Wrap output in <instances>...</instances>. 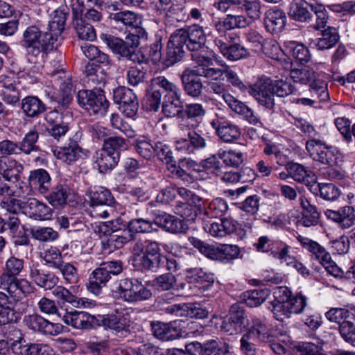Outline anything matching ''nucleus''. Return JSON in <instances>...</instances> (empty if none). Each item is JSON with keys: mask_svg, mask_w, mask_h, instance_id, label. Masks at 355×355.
I'll return each mask as SVG.
<instances>
[{"mask_svg": "<svg viewBox=\"0 0 355 355\" xmlns=\"http://www.w3.org/2000/svg\"><path fill=\"white\" fill-rule=\"evenodd\" d=\"M294 86L286 80H277L274 83L268 78H261L248 88L249 94L267 109L275 105V94L279 97L287 96L294 91Z\"/></svg>", "mask_w": 355, "mask_h": 355, "instance_id": "nucleus-2", "label": "nucleus"}, {"mask_svg": "<svg viewBox=\"0 0 355 355\" xmlns=\"http://www.w3.org/2000/svg\"><path fill=\"white\" fill-rule=\"evenodd\" d=\"M28 180L30 187L37 190L41 194L48 193L51 186L49 174L42 168L31 171Z\"/></svg>", "mask_w": 355, "mask_h": 355, "instance_id": "nucleus-33", "label": "nucleus"}, {"mask_svg": "<svg viewBox=\"0 0 355 355\" xmlns=\"http://www.w3.org/2000/svg\"><path fill=\"white\" fill-rule=\"evenodd\" d=\"M154 87H159L164 97H170L177 94H181L180 88L173 82L168 80L164 76H158L152 80Z\"/></svg>", "mask_w": 355, "mask_h": 355, "instance_id": "nucleus-50", "label": "nucleus"}, {"mask_svg": "<svg viewBox=\"0 0 355 355\" xmlns=\"http://www.w3.org/2000/svg\"><path fill=\"white\" fill-rule=\"evenodd\" d=\"M193 69L189 68L183 71L181 75V80L186 93L193 97H198L202 93V83L199 76L207 78L205 75L206 70L210 69V66L214 64L196 63Z\"/></svg>", "mask_w": 355, "mask_h": 355, "instance_id": "nucleus-12", "label": "nucleus"}, {"mask_svg": "<svg viewBox=\"0 0 355 355\" xmlns=\"http://www.w3.org/2000/svg\"><path fill=\"white\" fill-rule=\"evenodd\" d=\"M101 40L112 51L128 60L135 62L137 55L135 50L140 43V36L135 33L128 34L125 40L112 35L101 34Z\"/></svg>", "mask_w": 355, "mask_h": 355, "instance_id": "nucleus-9", "label": "nucleus"}, {"mask_svg": "<svg viewBox=\"0 0 355 355\" xmlns=\"http://www.w3.org/2000/svg\"><path fill=\"white\" fill-rule=\"evenodd\" d=\"M219 138L226 143H232L241 137V130L238 125L223 117H216L210 122Z\"/></svg>", "mask_w": 355, "mask_h": 355, "instance_id": "nucleus-16", "label": "nucleus"}, {"mask_svg": "<svg viewBox=\"0 0 355 355\" xmlns=\"http://www.w3.org/2000/svg\"><path fill=\"white\" fill-rule=\"evenodd\" d=\"M288 49L292 56L300 62H308L310 60L309 51L303 44L291 42Z\"/></svg>", "mask_w": 355, "mask_h": 355, "instance_id": "nucleus-64", "label": "nucleus"}, {"mask_svg": "<svg viewBox=\"0 0 355 355\" xmlns=\"http://www.w3.org/2000/svg\"><path fill=\"white\" fill-rule=\"evenodd\" d=\"M78 104L90 114L103 115L108 107L109 103L106 100L101 89L80 90L77 94Z\"/></svg>", "mask_w": 355, "mask_h": 355, "instance_id": "nucleus-13", "label": "nucleus"}, {"mask_svg": "<svg viewBox=\"0 0 355 355\" xmlns=\"http://www.w3.org/2000/svg\"><path fill=\"white\" fill-rule=\"evenodd\" d=\"M311 3L305 0H293L288 8V17L297 22L309 24L313 20V15L311 12Z\"/></svg>", "mask_w": 355, "mask_h": 355, "instance_id": "nucleus-23", "label": "nucleus"}, {"mask_svg": "<svg viewBox=\"0 0 355 355\" xmlns=\"http://www.w3.org/2000/svg\"><path fill=\"white\" fill-rule=\"evenodd\" d=\"M90 205H114L110 191L103 187H94L89 191Z\"/></svg>", "mask_w": 355, "mask_h": 355, "instance_id": "nucleus-44", "label": "nucleus"}, {"mask_svg": "<svg viewBox=\"0 0 355 355\" xmlns=\"http://www.w3.org/2000/svg\"><path fill=\"white\" fill-rule=\"evenodd\" d=\"M248 331L245 333L253 339L261 343L270 342L273 339L272 329L264 320L257 318L252 317L247 324Z\"/></svg>", "mask_w": 355, "mask_h": 355, "instance_id": "nucleus-22", "label": "nucleus"}, {"mask_svg": "<svg viewBox=\"0 0 355 355\" xmlns=\"http://www.w3.org/2000/svg\"><path fill=\"white\" fill-rule=\"evenodd\" d=\"M221 157L219 156V153L216 155H213L208 158L202 160L200 165L207 171L208 173L219 175L223 173V164L221 162Z\"/></svg>", "mask_w": 355, "mask_h": 355, "instance_id": "nucleus-58", "label": "nucleus"}, {"mask_svg": "<svg viewBox=\"0 0 355 355\" xmlns=\"http://www.w3.org/2000/svg\"><path fill=\"white\" fill-rule=\"evenodd\" d=\"M180 95L181 94H177L170 97H164L162 112L166 116L173 117L183 112Z\"/></svg>", "mask_w": 355, "mask_h": 355, "instance_id": "nucleus-47", "label": "nucleus"}, {"mask_svg": "<svg viewBox=\"0 0 355 355\" xmlns=\"http://www.w3.org/2000/svg\"><path fill=\"white\" fill-rule=\"evenodd\" d=\"M23 113L31 118L37 117L46 111V105L36 96H28L20 101Z\"/></svg>", "mask_w": 355, "mask_h": 355, "instance_id": "nucleus-36", "label": "nucleus"}, {"mask_svg": "<svg viewBox=\"0 0 355 355\" xmlns=\"http://www.w3.org/2000/svg\"><path fill=\"white\" fill-rule=\"evenodd\" d=\"M6 341H8L12 353L19 355L26 344L22 331L15 327H10L6 332Z\"/></svg>", "mask_w": 355, "mask_h": 355, "instance_id": "nucleus-42", "label": "nucleus"}, {"mask_svg": "<svg viewBox=\"0 0 355 355\" xmlns=\"http://www.w3.org/2000/svg\"><path fill=\"white\" fill-rule=\"evenodd\" d=\"M113 100L127 117L135 116L139 110V101L132 89L126 87H119L113 91Z\"/></svg>", "mask_w": 355, "mask_h": 355, "instance_id": "nucleus-14", "label": "nucleus"}, {"mask_svg": "<svg viewBox=\"0 0 355 355\" xmlns=\"http://www.w3.org/2000/svg\"><path fill=\"white\" fill-rule=\"evenodd\" d=\"M24 211L36 220H48L52 216V209L36 198H28L24 202Z\"/></svg>", "mask_w": 355, "mask_h": 355, "instance_id": "nucleus-27", "label": "nucleus"}, {"mask_svg": "<svg viewBox=\"0 0 355 355\" xmlns=\"http://www.w3.org/2000/svg\"><path fill=\"white\" fill-rule=\"evenodd\" d=\"M39 139V133L34 128L28 132L22 140L19 143V150L25 155H30L32 153L40 150V147L37 145Z\"/></svg>", "mask_w": 355, "mask_h": 355, "instance_id": "nucleus-46", "label": "nucleus"}, {"mask_svg": "<svg viewBox=\"0 0 355 355\" xmlns=\"http://www.w3.org/2000/svg\"><path fill=\"white\" fill-rule=\"evenodd\" d=\"M325 214L327 217L336 223L340 227L347 229L354 225V209L351 206H345L337 211L328 209Z\"/></svg>", "mask_w": 355, "mask_h": 355, "instance_id": "nucleus-32", "label": "nucleus"}, {"mask_svg": "<svg viewBox=\"0 0 355 355\" xmlns=\"http://www.w3.org/2000/svg\"><path fill=\"white\" fill-rule=\"evenodd\" d=\"M306 150L314 161L329 166H338L343 162V156L339 150L327 146L323 137L310 142Z\"/></svg>", "mask_w": 355, "mask_h": 355, "instance_id": "nucleus-11", "label": "nucleus"}, {"mask_svg": "<svg viewBox=\"0 0 355 355\" xmlns=\"http://www.w3.org/2000/svg\"><path fill=\"white\" fill-rule=\"evenodd\" d=\"M228 209L227 202L223 198H217L209 202L205 214L210 218H221L227 214Z\"/></svg>", "mask_w": 355, "mask_h": 355, "instance_id": "nucleus-54", "label": "nucleus"}, {"mask_svg": "<svg viewBox=\"0 0 355 355\" xmlns=\"http://www.w3.org/2000/svg\"><path fill=\"white\" fill-rule=\"evenodd\" d=\"M140 281L137 279L125 278L119 282V294L120 297L128 302H130Z\"/></svg>", "mask_w": 355, "mask_h": 355, "instance_id": "nucleus-49", "label": "nucleus"}, {"mask_svg": "<svg viewBox=\"0 0 355 355\" xmlns=\"http://www.w3.org/2000/svg\"><path fill=\"white\" fill-rule=\"evenodd\" d=\"M89 154L88 150L80 147L76 141H71L68 146L54 150L55 157L67 164H71L83 157H87Z\"/></svg>", "mask_w": 355, "mask_h": 355, "instance_id": "nucleus-24", "label": "nucleus"}, {"mask_svg": "<svg viewBox=\"0 0 355 355\" xmlns=\"http://www.w3.org/2000/svg\"><path fill=\"white\" fill-rule=\"evenodd\" d=\"M19 355H53V349L46 344L26 343Z\"/></svg>", "mask_w": 355, "mask_h": 355, "instance_id": "nucleus-60", "label": "nucleus"}, {"mask_svg": "<svg viewBox=\"0 0 355 355\" xmlns=\"http://www.w3.org/2000/svg\"><path fill=\"white\" fill-rule=\"evenodd\" d=\"M206 35L202 26L193 24L176 30L170 37L164 64L171 67L184 56L185 49L191 52L195 63L214 64L217 60L213 50L205 45Z\"/></svg>", "mask_w": 355, "mask_h": 355, "instance_id": "nucleus-1", "label": "nucleus"}, {"mask_svg": "<svg viewBox=\"0 0 355 355\" xmlns=\"http://www.w3.org/2000/svg\"><path fill=\"white\" fill-rule=\"evenodd\" d=\"M154 224L173 234L181 233L186 230L183 220L166 212L156 215L154 218Z\"/></svg>", "mask_w": 355, "mask_h": 355, "instance_id": "nucleus-26", "label": "nucleus"}, {"mask_svg": "<svg viewBox=\"0 0 355 355\" xmlns=\"http://www.w3.org/2000/svg\"><path fill=\"white\" fill-rule=\"evenodd\" d=\"M189 241L202 254L213 260L229 262L238 258L240 253L239 247L235 245L224 244L214 247L193 236L189 237Z\"/></svg>", "mask_w": 355, "mask_h": 355, "instance_id": "nucleus-10", "label": "nucleus"}, {"mask_svg": "<svg viewBox=\"0 0 355 355\" xmlns=\"http://www.w3.org/2000/svg\"><path fill=\"white\" fill-rule=\"evenodd\" d=\"M339 41V35L337 30L328 26L321 33V36L315 41V46L318 50L329 49L334 46Z\"/></svg>", "mask_w": 355, "mask_h": 355, "instance_id": "nucleus-41", "label": "nucleus"}, {"mask_svg": "<svg viewBox=\"0 0 355 355\" xmlns=\"http://www.w3.org/2000/svg\"><path fill=\"white\" fill-rule=\"evenodd\" d=\"M322 75L316 73L308 67L292 69L290 72L291 78L295 83L309 85V92L311 97H315L321 101H328L329 94L327 83L322 78Z\"/></svg>", "mask_w": 355, "mask_h": 355, "instance_id": "nucleus-7", "label": "nucleus"}, {"mask_svg": "<svg viewBox=\"0 0 355 355\" xmlns=\"http://www.w3.org/2000/svg\"><path fill=\"white\" fill-rule=\"evenodd\" d=\"M52 293L57 299L70 303L76 306L82 305L86 307L93 304L91 301L85 300L84 299H78L68 289L62 286L54 287Z\"/></svg>", "mask_w": 355, "mask_h": 355, "instance_id": "nucleus-45", "label": "nucleus"}, {"mask_svg": "<svg viewBox=\"0 0 355 355\" xmlns=\"http://www.w3.org/2000/svg\"><path fill=\"white\" fill-rule=\"evenodd\" d=\"M154 220L138 218L131 220L128 222V232L131 233H148L153 230Z\"/></svg>", "mask_w": 355, "mask_h": 355, "instance_id": "nucleus-62", "label": "nucleus"}, {"mask_svg": "<svg viewBox=\"0 0 355 355\" xmlns=\"http://www.w3.org/2000/svg\"><path fill=\"white\" fill-rule=\"evenodd\" d=\"M150 327L153 335L160 340H173L181 336V331L175 326V322L153 321L150 322Z\"/></svg>", "mask_w": 355, "mask_h": 355, "instance_id": "nucleus-28", "label": "nucleus"}, {"mask_svg": "<svg viewBox=\"0 0 355 355\" xmlns=\"http://www.w3.org/2000/svg\"><path fill=\"white\" fill-rule=\"evenodd\" d=\"M128 146V141L125 139L119 136H112L104 139L102 148L120 159L121 153L127 150Z\"/></svg>", "mask_w": 355, "mask_h": 355, "instance_id": "nucleus-43", "label": "nucleus"}, {"mask_svg": "<svg viewBox=\"0 0 355 355\" xmlns=\"http://www.w3.org/2000/svg\"><path fill=\"white\" fill-rule=\"evenodd\" d=\"M48 38L44 32L42 33L35 25L27 27L24 31L21 42L31 61L36 62L53 50L51 42H48Z\"/></svg>", "mask_w": 355, "mask_h": 355, "instance_id": "nucleus-6", "label": "nucleus"}, {"mask_svg": "<svg viewBox=\"0 0 355 355\" xmlns=\"http://www.w3.org/2000/svg\"><path fill=\"white\" fill-rule=\"evenodd\" d=\"M73 26L79 39L92 42L96 38L94 26L86 22L83 18L73 21Z\"/></svg>", "mask_w": 355, "mask_h": 355, "instance_id": "nucleus-48", "label": "nucleus"}, {"mask_svg": "<svg viewBox=\"0 0 355 355\" xmlns=\"http://www.w3.org/2000/svg\"><path fill=\"white\" fill-rule=\"evenodd\" d=\"M111 20L116 24H121L125 27L133 29V32L137 35H144V30L139 26L140 18L132 11H121L116 13H111L110 15Z\"/></svg>", "mask_w": 355, "mask_h": 355, "instance_id": "nucleus-29", "label": "nucleus"}, {"mask_svg": "<svg viewBox=\"0 0 355 355\" xmlns=\"http://www.w3.org/2000/svg\"><path fill=\"white\" fill-rule=\"evenodd\" d=\"M67 16L68 13L61 8L55 9L49 15V21L44 33L49 37L48 42H51L53 49L55 47L56 42L62 37Z\"/></svg>", "mask_w": 355, "mask_h": 355, "instance_id": "nucleus-15", "label": "nucleus"}, {"mask_svg": "<svg viewBox=\"0 0 355 355\" xmlns=\"http://www.w3.org/2000/svg\"><path fill=\"white\" fill-rule=\"evenodd\" d=\"M197 349L200 355H232L229 344L215 340H209L204 344L196 342Z\"/></svg>", "mask_w": 355, "mask_h": 355, "instance_id": "nucleus-37", "label": "nucleus"}, {"mask_svg": "<svg viewBox=\"0 0 355 355\" xmlns=\"http://www.w3.org/2000/svg\"><path fill=\"white\" fill-rule=\"evenodd\" d=\"M263 21L265 28L269 33H278L285 26L286 16L282 10L271 8L265 12Z\"/></svg>", "mask_w": 355, "mask_h": 355, "instance_id": "nucleus-25", "label": "nucleus"}, {"mask_svg": "<svg viewBox=\"0 0 355 355\" xmlns=\"http://www.w3.org/2000/svg\"><path fill=\"white\" fill-rule=\"evenodd\" d=\"M23 322L28 329L46 335L55 336L61 331L58 324L53 323L37 313L26 315Z\"/></svg>", "mask_w": 355, "mask_h": 355, "instance_id": "nucleus-18", "label": "nucleus"}, {"mask_svg": "<svg viewBox=\"0 0 355 355\" xmlns=\"http://www.w3.org/2000/svg\"><path fill=\"white\" fill-rule=\"evenodd\" d=\"M297 241L301 245L311 252L321 264L328 263L330 259V254L317 242L302 236H297Z\"/></svg>", "mask_w": 355, "mask_h": 355, "instance_id": "nucleus-40", "label": "nucleus"}, {"mask_svg": "<svg viewBox=\"0 0 355 355\" xmlns=\"http://www.w3.org/2000/svg\"><path fill=\"white\" fill-rule=\"evenodd\" d=\"M307 306V297L302 293L292 295L287 287H279L275 292L273 314L279 321L288 318L292 314H300Z\"/></svg>", "mask_w": 355, "mask_h": 355, "instance_id": "nucleus-5", "label": "nucleus"}, {"mask_svg": "<svg viewBox=\"0 0 355 355\" xmlns=\"http://www.w3.org/2000/svg\"><path fill=\"white\" fill-rule=\"evenodd\" d=\"M186 280L189 284H203L202 288L207 290L214 282V276L201 268H192L189 263H185Z\"/></svg>", "mask_w": 355, "mask_h": 355, "instance_id": "nucleus-30", "label": "nucleus"}, {"mask_svg": "<svg viewBox=\"0 0 355 355\" xmlns=\"http://www.w3.org/2000/svg\"><path fill=\"white\" fill-rule=\"evenodd\" d=\"M205 146V139L195 131L190 132L187 139H180L176 141L177 150L187 154H193Z\"/></svg>", "mask_w": 355, "mask_h": 355, "instance_id": "nucleus-35", "label": "nucleus"}, {"mask_svg": "<svg viewBox=\"0 0 355 355\" xmlns=\"http://www.w3.org/2000/svg\"><path fill=\"white\" fill-rule=\"evenodd\" d=\"M110 279L111 277L101 265L92 272L87 288L90 293L98 295L101 293L102 287L105 286Z\"/></svg>", "mask_w": 355, "mask_h": 355, "instance_id": "nucleus-39", "label": "nucleus"}, {"mask_svg": "<svg viewBox=\"0 0 355 355\" xmlns=\"http://www.w3.org/2000/svg\"><path fill=\"white\" fill-rule=\"evenodd\" d=\"M24 171V165L14 159L0 157V175L6 178L8 182H17L19 175Z\"/></svg>", "mask_w": 355, "mask_h": 355, "instance_id": "nucleus-34", "label": "nucleus"}, {"mask_svg": "<svg viewBox=\"0 0 355 355\" xmlns=\"http://www.w3.org/2000/svg\"><path fill=\"white\" fill-rule=\"evenodd\" d=\"M132 254L133 261L143 271L157 272L164 268V255L155 241L137 240L132 246Z\"/></svg>", "mask_w": 355, "mask_h": 355, "instance_id": "nucleus-3", "label": "nucleus"}, {"mask_svg": "<svg viewBox=\"0 0 355 355\" xmlns=\"http://www.w3.org/2000/svg\"><path fill=\"white\" fill-rule=\"evenodd\" d=\"M62 321L75 329H89L98 327V316H94L85 311L66 313Z\"/></svg>", "mask_w": 355, "mask_h": 355, "instance_id": "nucleus-19", "label": "nucleus"}, {"mask_svg": "<svg viewBox=\"0 0 355 355\" xmlns=\"http://www.w3.org/2000/svg\"><path fill=\"white\" fill-rule=\"evenodd\" d=\"M199 206L191 205L189 202H182L178 200L174 206L173 210L175 213L180 215L187 220H194L197 216L196 208Z\"/></svg>", "mask_w": 355, "mask_h": 355, "instance_id": "nucleus-55", "label": "nucleus"}, {"mask_svg": "<svg viewBox=\"0 0 355 355\" xmlns=\"http://www.w3.org/2000/svg\"><path fill=\"white\" fill-rule=\"evenodd\" d=\"M310 10L315 17V21L312 28L317 31L324 28L329 19L328 11L324 6L320 3H311Z\"/></svg>", "mask_w": 355, "mask_h": 355, "instance_id": "nucleus-52", "label": "nucleus"}, {"mask_svg": "<svg viewBox=\"0 0 355 355\" xmlns=\"http://www.w3.org/2000/svg\"><path fill=\"white\" fill-rule=\"evenodd\" d=\"M221 68H215L210 66V69L206 70L205 75L207 79L218 80L223 76L227 79V81L234 87L243 92L248 89L247 86L240 79L238 74L230 66L225 63H220Z\"/></svg>", "mask_w": 355, "mask_h": 355, "instance_id": "nucleus-17", "label": "nucleus"}, {"mask_svg": "<svg viewBox=\"0 0 355 355\" xmlns=\"http://www.w3.org/2000/svg\"><path fill=\"white\" fill-rule=\"evenodd\" d=\"M295 125L309 138L306 142V148H307V145L310 142L314 141V140H318L322 137V135L305 119L302 118L296 119L295 120Z\"/></svg>", "mask_w": 355, "mask_h": 355, "instance_id": "nucleus-59", "label": "nucleus"}, {"mask_svg": "<svg viewBox=\"0 0 355 355\" xmlns=\"http://www.w3.org/2000/svg\"><path fill=\"white\" fill-rule=\"evenodd\" d=\"M245 313L243 306L239 303L232 304L229 311L226 320L223 322V327L230 334L241 331L245 320Z\"/></svg>", "mask_w": 355, "mask_h": 355, "instance_id": "nucleus-21", "label": "nucleus"}, {"mask_svg": "<svg viewBox=\"0 0 355 355\" xmlns=\"http://www.w3.org/2000/svg\"><path fill=\"white\" fill-rule=\"evenodd\" d=\"M58 108L64 110L68 107L73 99V84L71 79L67 77L60 85Z\"/></svg>", "mask_w": 355, "mask_h": 355, "instance_id": "nucleus-53", "label": "nucleus"}, {"mask_svg": "<svg viewBox=\"0 0 355 355\" xmlns=\"http://www.w3.org/2000/svg\"><path fill=\"white\" fill-rule=\"evenodd\" d=\"M132 239L133 236L125 230L122 232L114 231L108 234L106 241L110 248L119 249Z\"/></svg>", "mask_w": 355, "mask_h": 355, "instance_id": "nucleus-56", "label": "nucleus"}, {"mask_svg": "<svg viewBox=\"0 0 355 355\" xmlns=\"http://www.w3.org/2000/svg\"><path fill=\"white\" fill-rule=\"evenodd\" d=\"M94 166L101 173H105L112 170L118 164L119 159L104 149L96 152L93 157Z\"/></svg>", "mask_w": 355, "mask_h": 355, "instance_id": "nucleus-38", "label": "nucleus"}, {"mask_svg": "<svg viewBox=\"0 0 355 355\" xmlns=\"http://www.w3.org/2000/svg\"><path fill=\"white\" fill-rule=\"evenodd\" d=\"M222 54L230 60L235 61L245 58L248 55L246 49L239 44L225 47L222 46Z\"/></svg>", "mask_w": 355, "mask_h": 355, "instance_id": "nucleus-63", "label": "nucleus"}, {"mask_svg": "<svg viewBox=\"0 0 355 355\" xmlns=\"http://www.w3.org/2000/svg\"><path fill=\"white\" fill-rule=\"evenodd\" d=\"M239 6L251 21H255L261 18V4L260 0H245Z\"/></svg>", "mask_w": 355, "mask_h": 355, "instance_id": "nucleus-57", "label": "nucleus"}, {"mask_svg": "<svg viewBox=\"0 0 355 355\" xmlns=\"http://www.w3.org/2000/svg\"><path fill=\"white\" fill-rule=\"evenodd\" d=\"M0 97L3 102L12 106L19 105L20 91L16 81L11 77H0Z\"/></svg>", "mask_w": 355, "mask_h": 355, "instance_id": "nucleus-20", "label": "nucleus"}, {"mask_svg": "<svg viewBox=\"0 0 355 355\" xmlns=\"http://www.w3.org/2000/svg\"><path fill=\"white\" fill-rule=\"evenodd\" d=\"M98 327L101 324L106 328L117 332L127 331L129 327V320L122 313L116 311L115 314L98 315Z\"/></svg>", "mask_w": 355, "mask_h": 355, "instance_id": "nucleus-31", "label": "nucleus"}, {"mask_svg": "<svg viewBox=\"0 0 355 355\" xmlns=\"http://www.w3.org/2000/svg\"><path fill=\"white\" fill-rule=\"evenodd\" d=\"M218 80H211L208 83V86L211 91L216 94L221 95L225 103L235 113L241 115L243 118L248 121L250 124H261L259 117L257 114L244 103L235 98L232 95L227 91L225 84Z\"/></svg>", "mask_w": 355, "mask_h": 355, "instance_id": "nucleus-8", "label": "nucleus"}, {"mask_svg": "<svg viewBox=\"0 0 355 355\" xmlns=\"http://www.w3.org/2000/svg\"><path fill=\"white\" fill-rule=\"evenodd\" d=\"M24 268V261L14 257L6 263L5 271L0 275V284L15 300H21L32 291L31 283L26 279H17Z\"/></svg>", "mask_w": 355, "mask_h": 355, "instance_id": "nucleus-4", "label": "nucleus"}, {"mask_svg": "<svg viewBox=\"0 0 355 355\" xmlns=\"http://www.w3.org/2000/svg\"><path fill=\"white\" fill-rule=\"evenodd\" d=\"M268 292L265 290H253L243 293V300L250 307H257L266 300Z\"/></svg>", "mask_w": 355, "mask_h": 355, "instance_id": "nucleus-61", "label": "nucleus"}, {"mask_svg": "<svg viewBox=\"0 0 355 355\" xmlns=\"http://www.w3.org/2000/svg\"><path fill=\"white\" fill-rule=\"evenodd\" d=\"M177 279L175 276L171 273H164L156 277L152 281V286L158 291H168L175 289Z\"/></svg>", "mask_w": 355, "mask_h": 355, "instance_id": "nucleus-51", "label": "nucleus"}]
</instances>
